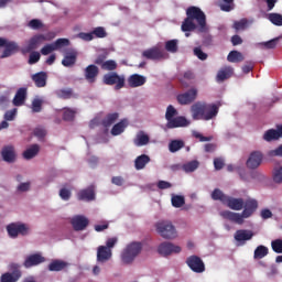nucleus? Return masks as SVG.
Instances as JSON below:
<instances>
[{
	"label": "nucleus",
	"instance_id": "12",
	"mask_svg": "<svg viewBox=\"0 0 282 282\" xmlns=\"http://www.w3.org/2000/svg\"><path fill=\"white\" fill-rule=\"evenodd\" d=\"M159 254L162 257H170V254H180L182 247L173 245L172 242H163L158 248Z\"/></svg>",
	"mask_w": 282,
	"mask_h": 282
},
{
	"label": "nucleus",
	"instance_id": "3",
	"mask_svg": "<svg viewBox=\"0 0 282 282\" xmlns=\"http://www.w3.org/2000/svg\"><path fill=\"white\" fill-rule=\"evenodd\" d=\"M142 252V242L133 241L127 245L121 253V261L129 265L135 261V257Z\"/></svg>",
	"mask_w": 282,
	"mask_h": 282
},
{
	"label": "nucleus",
	"instance_id": "45",
	"mask_svg": "<svg viewBox=\"0 0 282 282\" xmlns=\"http://www.w3.org/2000/svg\"><path fill=\"white\" fill-rule=\"evenodd\" d=\"M74 118H76V110L72 108H64L63 120L66 122H72Z\"/></svg>",
	"mask_w": 282,
	"mask_h": 282
},
{
	"label": "nucleus",
	"instance_id": "14",
	"mask_svg": "<svg viewBox=\"0 0 282 282\" xmlns=\"http://www.w3.org/2000/svg\"><path fill=\"white\" fill-rule=\"evenodd\" d=\"M70 225L76 232H80L89 226V218L83 215H75L70 219Z\"/></svg>",
	"mask_w": 282,
	"mask_h": 282
},
{
	"label": "nucleus",
	"instance_id": "1",
	"mask_svg": "<svg viewBox=\"0 0 282 282\" xmlns=\"http://www.w3.org/2000/svg\"><path fill=\"white\" fill-rule=\"evenodd\" d=\"M225 206H228V208L231 210H242L241 214L230 210L220 212V217H223V219H227V221H231L232 224H238V226H241L243 225V219H249V217H252V215L257 213L259 203L254 199H248L243 202V198H235L228 196Z\"/></svg>",
	"mask_w": 282,
	"mask_h": 282
},
{
	"label": "nucleus",
	"instance_id": "13",
	"mask_svg": "<svg viewBox=\"0 0 282 282\" xmlns=\"http://www.w3.org/2000/svg\"><path fill=\"white\" fill-rule=\"evenodd\" d=\"M178 105H191L197 100V89L191 88L189 90L176 96Z\"/></svg>",
	"mask_w": 282,
	"mask_h": 282
},
{
	"label": "nucleus",
	"instance_id": "19",
	"mask_svg": "<svg viewBox=\"0 0 282 282\" xmlns=\"http://www.w3.org/2000/svg\"><path fill=\"white\" fill-rule=\"evenodd\" d=\"M205 110L203 113V120L208 121L217 118V113H219V106L215 104H208L205 101Z\"/></svg>",
	"mask_w": 282,
	"mask_h": 282
},
{
	"label": "nucleus",
	"instance_id": "62",
	"mask_svg": "<svg viewBox=\"0 0 282 282\" xmlns=\"http://www.w3.org/2000/svg\"><path fill=\"white\" fill-rule=\"evenodd\" d=\"M14 118H17V108H13L12 110H8L4 113V120L7 121H12L14 120Z\"/></svg>",
	"mask_w": 282,
	"mask_h": 282
},
{
	"label": "nucleus",
	"instance_id": "61",
	"mask_svg": "<svg viewBox=\"0 0 282 282\" xmlns=\"http://www.w3.org/2000/svg\"><path fill=\"white\" fill-rule=\"evenodd\" d=\"M269 158H282V144L278 147L275 150H271L268 152Z\"/></svg>",
	"mask_w": 282,
	"mask_h": 282
},
{
	"label": "nucleus",
	"instance_id": "7",
	"mask_svg": "<svg viewBox=\"0 0 282 282\" xmlns=\"http://www.w3.org/2000/svg\"><path fill=\"white\" fill-rule=\"evenodd\" d=\"M9 270L11 272H6L0 276V282H17L21 276H23L21 265L18 263L9 264Z\"/></svg>",
	"mask_w": 282,
	"mask_h": 282
},
{
	"label": "nucleus",
	"instance_id": "44",
	"mask_svg": "<svg viewBox=\"0 0 282 282\" xmlns=\"http://www.w3.org/2000/svg\"><path fill=\"white\" fill-rule=\"evenodd\" d=\"M232 28L236 32H243V30L248 29V19L243 18L239 21H235Z\"/></svg>",
	"mask_w": 282,
	"mask_h": 282
},
{
	"label": "nucleus",
	"instance_id": "55",
	"mask_svg": "<svg viewBox=\"0 0 282 282\" xmlns=\"http://www.w3.org/2000/svg\"><path fill=\"white\" fill-rule=\"evenodd\" d=\"M93 36H96L97 39H105L107 36V31H105V28L102 26L95 28Z\"/></svg>",
	"mask_w": 282,
	"mask_h": 282
},
{
	"label": "nucleus",
	"instance_id": "27",
	"mask_svg": "<svg viewBox=\"0 0 282 282\" xmlns=\"http://www.w3.org/2000/svg\"><path fill=\"white\" fill-rule=\"evenodd\" d=\"M232 74H234L232 67L225 66L218 70L216 80L217 83H224V80H228V78H231Z\"/></svg>",
	"mask_w": 282,
	"mask_h": 282
},
{
	"label": "nucleus",
	"instance_id": "34",
	"mask_svg": "<svg viewBox=\"0 0 282 282\" xmlns=\"http://www.w3.org/2000/svg\"><path fill=\"white\" fill-rule=\"evenodd\" d=\"M67 268V262L63 260H53L48 264L50 272H61V270H65Z\"/></svg>",
	"mask_w": 282,
	"mask_h": 282
},
{
	"label": "nucleus",
	"instance_id": "15",
	"mask_svg": "<svg viewBox=\"0 0 282 282\" xmlns=\"http://www.w3.org/2000/svg\"><path fill=\"white\" fill-rule=\"evenodd\" d=\"M99 74H100V69L96 66V64H90L84 69V78L90 85H94V83L98 80Z\"/></svg>",
	"mask_w": 282,
	"mask_h": 282
},
{
	"label": "nucleus",
	"instance_id": "24",
	"mask_svg": "<svg viewBox=\"0 0 282 282\" xmlns=\"http://www.w3.org/2000/svg\"><path fill=\"white\" fill-rule=\"evenodd\" d=\"M252 237H254V232H252V230H248V229H239L235 232V236H234L236 241L238 243H240L241 246H243V243H246V241H250V239H252Z\"/></svg>",
	"mask_w": 282,
	"mask_h": 282
},
{
	"label": "nucleus",
	"instance_id": "40",
	"mask_svg": "<svg viewBox=\"0 0 282 282\" xmlns=\"http://www.w3.org/2000/svg\"><path fill=\"white\" fill-rule=\"evenodd\" d=\"M227 61L229 63H241L243 61V54L239 51H231L227 56Z\"/></svg>",
	"mask_w": 282,
	"mask_h": 282
},
{
	"label": "nucleus",
	"instance_id": "52",
	"mask_svg": "<svg viewBox=\"0 0 282 282\" xmlns=\"http://www.w3.org/2000/svg\"><path fill=\"white\" fill-rule=\"evenodd\" d=\"M271 248L273 252H276V254H282V240L275 239L271 242Z\"/></svg>",
	"mask_w": 282,
	"mask_h": 282
},
{
	"label": "nucleus",
	"instance_id": "18",
	"mask_svg": "<svg viewBox=\"0 0 282 282\" xmlns=\"http://www.w3.org/2000/svg\"><path fill=\"white\" fill-rule=\"evenodd\" d=\"M111 257H113V251L108 249L105 246H99L97 248V263H107V261H111Z\"/></svg>",
	"mask_w": 282,
	"mask_h": 282
},
{
	"label": "nucleus",
	"instance_id": "58",
	"mask_svg": "<svg viewBox=\"0 0 282 282\" xmlns=\"http://www.w3.org/2000/svg\"><path fill=\"white\" fill-rule=\"evenodd\" d=\"M29 28H31V30H41V28H43V22L39 19H33L29 22Z\"/></svg>",
	"mask_w": 282,
	"mask_h": 282
},
{
	"label": "nucleus",
	"instance_id": "50",
	"mask_svg": "<svg viewBox=\"0 0 282 282\" xmlns=\"http://www.w3.org/2000/svg\"><path fill=\"white\" fill-rule=\"evenodd\" d=\"M165 50L166 52H171L172 54H175L177 52V40H170L165 43Z\"/></svg>",
	"mask_w": 282,
	"mask_h": 282
},
{
	"label": "nucleus",
	"instance_id": "54",
	"mask_svg": "<svg viewBox=\"0 0 282 282\" xmlns=\"http://www.w3.org/2000/svg\"><path fill=\"white\" fill-rule=\"evenodd\" d=\"M273 182H275V184H282V166L273 170Z\"/></svg>",
	"mask_w": 282,
	"mask_h": 282
},
{
	"label": "nucleus",
	"instance_id": "11",
	"mask_svg": "<svg viewBox=\"0 0 282 282\" xmlns=\"http://www.w3.org/2000/svg\"><path fill=\"white\" fill-rule=\"evenodd\" d=\"M45 41H52V35L50 34H35L33 35L28 43L26 52H32L33 50H36L39 45H43Z\"/></svg>",
	"mask_w": 282,
	"mask_h": 282
},
{
	"label": "nucleus",
	"instance_id": "46",
	"mask_svg": "<svg viewBox=\"0 0 282 282\" xmlns=\"http://www.w3.org/2000/svg\"><path fill=\"white\" fill-rule=\"evenodd\" d=\"M185 204H186V200L184 196H180V195L172 196V206L174 208H182V206H184Z\"/></svg>",
	"mask_w": 282,
	"mask_h": 282
},
{
	"label": "nucleus",
	"instance_id": "36",
	"mask_svg": "<svg viewBox=\"0 0 282 282\" xmlns=\"http://www.w3.org/2000/svg\"><path fill=\"white\" fill-rule=\"evenodd\" d=\"M212 199L215 202H221V204L226 205V202L228 200V195L224 194L221 189L215 188L212 193Z\"/></svg>",
	"mask_w": 282,
	"mask_h": 282
},
{
	"label": "nucleus",
	"instance_id": "28",
	"mask_svg": "<svg viewBox=\"0 0 282 282\" xmlns=\"http://www.w3.org/2000/svg\"><path fill=\"white\" fill-rule=\"evenodd\" d=\"M28 98V89L26 88H20L13 98V105L14 107H22V105H25V99Z\"/></svg>",
	"mask_w": 282,
	"mask_h": 282
},
{
	"label": "nucleus",
	"instance_id": "59",
	"mask_svg": "<svg viewBox=\"0 0 282 282\" xmlns=\"http://www.w3.org/2000/svg\"><path fill=\"white\" fill-rule=\"evenodd\" d=\"M194 55L197 56L199 61H206V58H208V54L204 53L199 46L194 48Z\"/></svg>",
	"mask_w": 282,
	"mask_h": 282
},
{
	"label": "nucleus",
	"instance_id": "2",
	"mask_svg": "<svg viewBox=\"0 0 282 282\" xmlns=\"http://www.w3.org/2000/svg\"><path fill=\"white\" fill-rule=\"evenodd\" d=\"M182 32H186L185 36H191L188 32H200L202 34L208 32V24H206V13L199 7H189L186 10V18L181 25Z\"/></svg>",
	"mask_w": 282,
	"mask_h": 282
},
{
	"label": "nucleus",
	"instance_id": "29",
	"mask_svg": "<svg viewBox=\"0 0 282 282\" xmlns=\"http://www.w3.org/2000/svg\"><path fill=\"white\" fill-rule=\"evenodd\" d=\"M150 140L151 138L149 137V134L141 130L137 133L135 138L133 139V144L134 147H147Z\"/></svg>",
	"mask_w": 282,
	"mask_h": 282
},
{
	"label": "nucleus",
	"instance_id": "6",
	"mask_svg": "<svg viewBox=\"0 0 282 282\" xmlns=\"http://www.w3.org/2000/svg\"><path fill=\"white\" fill-rule=\"evenodd\" d=\"M108 54L102 53L96 56L94 63L101 67L104 72H116L118 69V63L113 59H107Z\"/></svg>",
	"mask_w": 282,
	"mask_h": 282
},
{
	"label": "nucleus",
	"instance_id": "31",
	"mask_svg": "<svg viewBox=\"0 0 282 282\" xmlns=\"http://www.w3.org/2000/svg\"><path fill=\"white\" fill-rule=\"evenodd\" d=\"M178 127H188V120L185 117H176L167 121V129H177Z\"/></svg>",
	"mask_w": 282,
	"mask_h": 282
},
{
	"label": "nucleus",
	"instance_id": "33",
	"mask_svg": "<svg viewBox=\"0 0 282 282\" xmlns=\"http://www.w3.org/2000/svg\"><path fill=\"white\" fill-rule=\"evenodd\" d=\"M39 151H41L39 144L31 145L23 152L24 160H32L33 158H36V155H39Z\"/></svg>",
	"mask_w": 282,
	"mask_h": 282
},
{
	"label": "nucleus",
	"instance_id": "22",
	"mask_svg": "<svg viewBox=\"0 0 282 282\" xmlns=\"http://www.w3.org/2000/svg\"><path fill=\"white\" fill-rule=\"evenodd\" d=\"M1 158L9 164L17 162V151L13 145H4L1 150Z\"/></svg>",
	"mask_w": 282,
	"mask_h": 282
},
{
	"label": "nucleus",
	"instance_id": "57",
	"mask_svg": "<svg viewBox=\"0 0 282 282\" xmlns=\"http://www.w3.org/2000/svg\"><path fill=\"white\" fill-rule=\"evenodd\" d=\"M41 61V53L39 52H33L29 56V65H34Z\"/></svg>",
	"mask_w": 282,
	"mask_h": 282
},
{
	"label": "nucleus",
	"instance_id": "49",
	"mask_svg": "<svg viewBox=\"0 0 282 282\" xmlns=\"http://www.w3.org/2000/svg\"><path fill=\"white\" fill-rule=\"evenodd\" d=\"M177 115V109L173 107V105L167 106L166 112H165V119L169 121L173 120L175 116Z\"/></svg>",
	"mask_w": 282,
	"mask_h": 282
},
{
	"label": "nucleus",
	"instance_id": "30",
	"mask_svg": "<svg viewBox=\"0 0 282 282\" xmlns=\"http://www.w3.org/2000/svg\"><path fill=\"white\" fill-rule=\"evenodd\" d=\"M32 80L35 84V87H45L47 85V73L40 72L34 75H32Z\"/></svg>",
	"mask_w": 282,
	"mask_h": 282
},
{
	"label": "nucleus",
	"instance_id": "56",
	"mask_svg": "<svg viewBox=\"0 0 282 282\" xmlns=\"http://www.w3.org/2000/svg\"><path fill=\"white\" fill-rule=\"evenodd\" d=\"M261 45H263L265 47V50H274V47H276V45H279V37L272 39L268 42H263V43H261Z\"/></svg>",
	"mask_w": 282,
	"mask_h": 282
},
{
	"label": "nucleus",
	"instance_id": "9",
	"mask_svg": "<svg viewBox=\"0 0 282 282\" xmlns=\"http://www.w3.org/2000/svg\"><path fill=\"white\" fill-rule=\"evenodd\" d=\"M29 230L30 228H28L25 224H22V223H12L7 226V232L9 237H11V239H17L19 235H22L23 237H25Z\"/></svg>",
	"mask_w": 282,
	"mask_h": 282
},
{
	"label": "nucleus",
	"instance_id": "23",
	"mask_svg": "<svg viewBox=\"0 0 282 282\" xmlns=\"http://www.w3.org/2000/svg\"><path fill=\"white\" fill-rule=\"evenodd\" d=\"M41 263H45V257L41 253H33L26 257L23 265L24 268H34V265H41Z\"/></svg>",
	"mask_w": 282,
	"mask_h": 282
},
{
	"label": "nucleus",
	"instance_id": "16",
	"mask_svg": "<svg viewBox=\"0 0 282 282\" xmlns=\"http://www.w3.org/2000/svg\"><path fill=\"white\" fill-rule=\"evenodd\" d=\"M76 61H78V51H76V48H68L64 54L62 65L64 67H74L76 65Z\"/></svg>",
	"mask_w": 282,
	"mask_h": 282
},
{
	"label": "nucleus",
	"instance_id": "26",
	"mask_svg": "<svg viewBox=\"0 0 282 282\" xmlns=\"http://www.w3.org/2000/svg\"><path fill=\"white\" fill-rule=\"evenodd\" d=\"M279 138H282V126H278L276 130H268L263 135V140H265V142H272V140H279Z\"/></svg>",
	"mask_w": 282,
	"mask_h": 282
},
{
	"label": "nucleus",
	"instance_id": "39",
	"mask_svg": "<svg viewBox=\"0 0 282 282\" xmlns=\"http://www.w3.org/2000/svg\"><path fill=\"white\" fill-rule=\"evenodd\" d=\"M120 118V115L118 112L109 113L106 116V118L102 120V126L106 128L111 127V124H116V121Z\"/></svg>",
	"mask_w": 282,
	"mask_h": 282
},
{
	"label": "nucleus",
	"instance_id": "20",
	"mask_svg": "<svg viewBox=\"0 0 282 282\" xmlns=\"http://www.w3.org/2000/svg\"><path fill=\"white\" fill-rule=\"evenodd\" d=\"M205 101H196L191 106L193 120H204Z\"/></svg>",
	"mask_w": 282,
	"mask_h": 282
},
{
	"label": "nucleus",
	"instance_id": "38",
	"mask_svg": "<svg viewBox=\"0 0 282 282\" xmlns=\"http://www.w3.org/2000/svg\"><path fill=\"white\" fill-rule=\"evenodd\" d=\"M185 143L183 140H172L169 143V151L170 153H177L181 149H184Z\"/></svg>",
	"mask_w": 282,
	"mask_h": 282
},
{
	"label": "nucleus",
	"instance_id": "32",
	"mask_svg": "<svg viewBox=\"0 0 282 282\" xmlns=\"http://www.w3.org/2000/svg\"><path fill=\"white\" fill-rule=\"evenodd\" d=\"M151 162V158L147 154H141L134 160V169L137 171H142Z\"/></svg>",
	"mask_w": 282,
	"mask_h": 282
},
{
	"label": "nucleus",
	"instance_id": "51",
	"mask_svg": "<svg viewBox=\"0 0 282 282\" xmlns=\"http://www.w3.org/2000/svg\"><path fill=\"white\" fill-rule=\"evenodd\" d=\"M42 110H43V100L34 99L32 101V111H33V113H41Z\"/></svg>",
	"mask_w": 282,
	"mask_h": 282
},
{
	"label": "nucleus",
	"instance_id": "4",
	"mask_svg": "<svg viewBox=\"0 0 282 282\" xmlns=\"http://www.w3.org/2000/svg\"><path fill=\"white\" fill-rule=\"evenodd\" d=\"M155 228L156 232H159L163 239H175V237H177L175 226H173V223L169 220H161L156 223Z\"/></svg>",
	"mask_w": 282,
	"mask_h": 282
},
{
	"label": "nucleus",
	"instance_id": "17",
	"mask_svg": "<svg viewBox=\"0 0 282 282\" xmlns=\"http://www.w3.org/2000/svg\"><path fill=\"white\" fill-rule=\"evenodd\" d=\"M77 199L79 202H94V199H96V189L94 185L79 191L77 193Z\"/></svg>",
	"mask_w": 282,
	"mask_h": 282
},
{
	"label": "nucleus",
	"instance_id": "21",
	"mask_svg": "<svg viewBox=\"0 0 282 282\" xmlns=\"http://www.w3.org/2000/svg\"><path fill=\"white\" fill-rule=\"evenodd\" d=\"M261 162H263V154L259 151L251 152L247 160V167L251 170L259 169Z\"/></svg>",
	"mask_w": 282,
	"mask_h": 282
},
{
	"label": "nucleus",
	"instance_id": "42",
	"mask_svg": "<svg viewBox=\"0 0 282 282\" xmlns=\"http://www.w3.org/2000/svg\"><path fill=\"white\" fill-rule=\"evenodd\" d=\"M269 249L268 247L260 245L256 248L253 257L254 259H263L264 257H268Z\"/></svg>",
	"mask_w": 282,
	"mask_h": 282
},
{
	"label": "nucleus",
	"instance_id": "10",
	"mask_svg": "<svg viewBox=\"0 0 282 282\" xmlns=\"http://www.w3.org/2000/svg\"><path fill=\"white\" fill-rule=\"evenodd\" d=\"M186 263L192 272H196V274H202V272H206V265L204 261L198 256H189L186 259Z\"/></svg>",
	"mask_w": 282,
	"mask_h": 282
},
{
	"label": "nucleus",
	"instance_id": "41",
	"mask_svg": "<svg viewBox=\"0 0 282 282\" xmlns=\"http://www.w3.org/2000/svg\"><path fill=\"white\" fill-rule=\"evenodd\" d=\"M56 96L62 100H69V98H73L74 96V90L72 88L59 89V90H56Z\"/></svg>",
	"mask_w": 282,
	"mask_h": 282
},
{
	"label": "nucleus",
	"instance_id": "63",
	"mask_svg": "<svg viewBox=\"0 0 282 282\" xmlns=\"http://www.w3.org/2000/svg\"><path fill=\"white\" fill-rule=\"evenodd\" d=\"M116 243H118V239L116 237L108 238L105 248L111 250L112 248H116Z\"/></svg>",
	"mask_w": 282,
	"mask_h": 282
},
{
	"label": "nucleus",
	"instance_id": "8",
	"mask_svg": "<svg viewBox=\"0 0 282 282\" xmlns=\"http://www.w3.org/2000/svg\"><path fill=\"white\" fill-rule=\"evenodd\" d=\"M142 56L148 61H164L169 58V54H166V52L162 51L158 46H153L151 48L143 51Z\"/></svg>",
	"mask_w": 282,
	"mask_h": 282
},
{
	"label": "nucleus",
	"instance_id": "5",
	"mask_svg": "<svg viewBox=\"0 0 282 282\" xmlns=\"http://www.w3.org/2000/svg\"><path fill=\"white\" fill-rule=\"evenodd\" d=\"M104 85L113 86L118 91L124 87L126 78L124 75H119L116 72H110L104 75L102 77Z\"/></svg>",
	"mask_w": 282,
	"mask_h": 282
},
{
	"label": "nucleus",
	"instance_id": "37",
	"mask_svg": "<svg viewBox=\"0 0 282 282\" xmlns=\"http://www.w3.org/2000/svg\"><path fill=\"white\" fill-rule=\"evenodd\" d=\"M124 129H127V120H121L112 127L111 135H120L124 133Z\"/></svg>",
	"mask_w": 282,
	"mask_h": 282
},
{
	"label": "nucleus",
	"instance_id": "25",
	"mask_svg": "<svg viewBox=\"0 0 282 282\" xmlns=\"http://www.w3.org/2000/svg\"><path fill=\"white\" fill-rule=\"evenodd\" d=\"M147 84V77L140 74H133L128 78V85L131 88L142 87V85Z\"/></svg>",
	"mask_w": 282,
	"mask_h": 282
},
{
	"label": "nucleus",
	"instance_id": "64",
	"mask_svg": "<svg viewBox=\"0 0 282 282\" xmlns=\"http://www.w3.org/2000/svg\"><path fill=\"white\" fill-rule=\"evenodd\" d=\"M111 183L115 184V186H122L124 184V178L122 176H113Z\"/></svg>",
	"mask_w": 282,
	"mask_h": 282
},
{
	"label": "nucleus",
	"instance_id": "35",
	"mask_svg": "<svg viewBox=\"0 0 282 282\" xmlns=\"http://www.w3.org/2000/svg\"><path fill=\"white\" fill-rule=\"evenodd\" d=\"M198 169H199V161L197 160L189 161L182 165V170L185 173H195V171H197Z\"/></svg>",
	"mask_w": 282,
	"mask_h": 282
},
{
	"label": "nucleus",
	"instance_id": "53",
	"mask_svg": "<svg viewBox=\"0 0 282 282\" xmlns=\"http://www.w3.org/2000/svg\"><path fill=\"white\" fill-rule=\"evenodd\" d=\"M59 197L64 202H69V199L72 198V191L66 188V187L61 188L59 189Z\"/></svg>",
	"mask_w": 282,
	"mask_h": 282
},
{
	"label": "nucleus",
	"instance_id": "48",
	"mask_svg": "<svg viewBox=\"0 0 282 282\" xmlns=\"http://www.w3.org/2000/svg\"><path fill=\"white\" fill-rule=\"evenodd\" d=\"M232 1L235 0H220V10H223V12H230L232 10Z\"/></svg>",
	"mask_w": 282,
	"mask_h": 282
},
{
	"label": "nucleus",
	"instance_id": "43",
	"mask_svg": "<svg viewBox=\"0 0 282 282\" xmlns=\"http://www.w3.org/2000/svg\"><path fill=\"white\" fill-rule=\"evenodd\" d=\"M267 19L273 25H276L278 28H281V25H282V14L281 13H269Z\"/></svg>",
	"mask_w": 282,
	"mask_h": 282
},
{
	"label": "nucleus",
	"instance_id": "60",
	"mask_svg": "<svg viewBox=\"0 0 282 282\" xmlns=\"http://www.w3.org/2000/svg\"><path fill=\"white\" fill-rule=\"evenodd\" d=\"M52 52H56V48H54V44H47L41 48V54L43 56H47V54H52Z\"/></svg>",
	"mask_w": 282,
	"mask_h": 282
},
{
	"label": "nucleus",
	"instance_id": "47",
	"mask_svg": "<svg viewBox=\"0 0 282 282\" xmlns=\"http://www.w3.org/2000/svg\"><path fill=\"white\" fill-rule=\"evenodd\" d=\"M69 45V40L67 39H57L54 43H53V47L56 50H62V47H67Z\"/></svg>",
	"mask_w": 282,
	"mask_h": 282
}]
</instances>
